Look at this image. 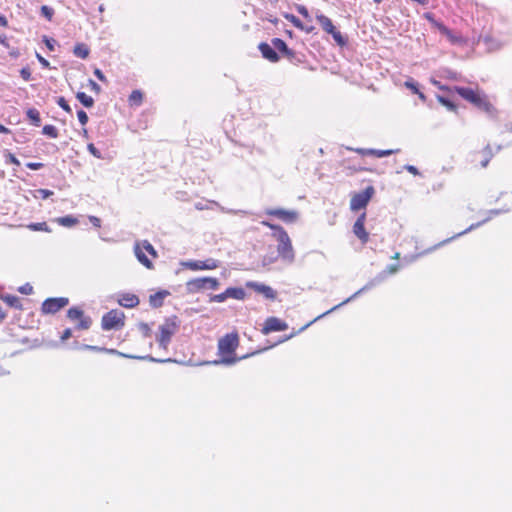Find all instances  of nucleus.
I'll return each mask as SVG.
<instances>
[{"label": "nucleus", "mask_w": 512, "mask_h": 512, "mask_svg": "<svg viewBox=\"0 0 512 512\" xmlns=\"http://www.w3.org/2000/svg\"><path fill=\"white\" fill-rule=\"evenodd\" d=\"M399 270V265L398 264H390L387 266L386 270H384L383 272H381L379 275H377L375 278L371 279L370 281H368L362 288H360L358 291H356L353 295H351L349 298H347L346 300H344L343 302H341L340 304L332 307L330 310L324 312L323 314H321L320 316H318L317 318H315L314 321L330 314L331 312L337 310L338 308H340L341 306L351 302L352 300H354L355 298H357L358 296H360L361 294H363L364 292L372 289L373 287H375L376 285L380 284L381 282L384 281V279L386 278V273H389V274H395L397 271Z\"/></svg>", "instance_id": "obj_1"}, {"label": "nucleus", "mask_w": 512, "mask_h": 512, "mask_svg": "<svg viewBox=\"0 0 512 512\" xmlns=\"http://www.w3.org/2000/svg\"><path fill=\"white\" fill-rule=\"evenodd\" d=\"M272 236L278 243V256L283 262L292 264L295 261V251L288 233L281 230L279 233H273Z\"/></svg>", "instance_id": "obj_2"}, {"label": "nucleus", "mask_w": 512, "mask_h": 512, "mask_svg": "<svg viewBox=\"0 0 512 512\" xmlns=\"http://www.w3.org/2000/svg\"><path fill=\"white\" fill-rule=\"evenodd\" d=\"M178 324L176 317L168 318L165 322L159 326V335L156 336V341L159 347L166 350L171 342L172 336L176 333Z\"/></svg>", "instance_id": "obj_3"}, {"label": "nucleus", "mask_w": 512, "mask_h": 512, "mask_svg": "<svg viewBox=\"0 0 512 512\" xmlns=\"http://www.w3.org/2000/svg\"><path fill=\"white\" fill-rule=\"evenodd\" d=\"M219 284L218 279L213 277L194 278L186 283V291L189 294H194L203 290H216Z\"/></svg>", "instance_id": "obj_4"}, {"label": "nucleus", "mask_w": 512, "mask_h": 512, "mask_svg": "<svg viewBox=\"0 0 512 512\" xmlns=\"http://www.w3.org/2000/svg\"><path fill=\"white\" fill-rule=\"evenodd\" d=\"M455 89H456L457 93L462 98L471 102L476 107L483 109L487 112L490 110L491 104L484 97L480 96L477 92H475L471 88L456 87Z\"/></svg>", "instance_id": "obj_5"}, {"label": "nucleus", "mask_w": 512, "mask_h": 512, "mask_svg": "<svg viewBox=\"0 0 512 512\" xmlns=\"http://www.w3.org/2000/svg\"><path fill=\"white\" fill-rule=\"evenodd\" d=\"M374 194L375 189L373 186H368L364 191L353 194L350 200V209L352 211L365 209Z\"/></svg>", "instance_id": "obj_6"}, {"label": "nucleus", "mask_w": 512, "mask_h": 512, "mask_svg": "<svg viewBox=\"0 0 512 512\" xmlns=\"http://www.w3.org/2000/svg\"><path fill=\"white\" fill-rule=\"evenodd\" d=\"M124 313L119 310H111L102 317V329L112 330L124 326Z\"/></svg>", "instance_id": "obj_7"}, {"label": "nucleus", "mask_w": 512, "mask_h": 512, "mask_svg": "<svg viewBox=\"0 0 512 512\" xmlns=\"http://www.w3.org/2000/svg\"><path fill=\"white\" fill-rule=\"evenodd\" d=\"M316 19L321 25L322 29L326 33L330 34L338 45L343 46L346 44V40L344 39L342 34L334 27L330 18L323 14H318L316 16Z\"/></svg>", "instance_id": "obj_8"}, {"label": "nucleus", "mask_w": 512, "mask_h": 512, "mask_svg": "<svg viewBox=\"0 0 512 512\" xmlns=\"http://www.w3.org/2000/svg\"><path fill=\"white\" fill-rule=\"evenodd\" d=\"M219 261L213 258H208L206 260H186L181 261L180 265L184 268L198 271V270H214L219 267Z\"/></svg>", "instance_id": "obj_9"}, {"label": "nucleus", "mask_w": 512, "mask_h": 512, "mask_svg": "<svg viewBox=\"0 0 512 512\" xmlns=\"http://www.w3.org/2000/svg\"><path fill=\"white\" fill-rule=\"evenodd\" d=\"M238 346V335L231 333L225 335L218 342V350L220 354H232Z\"/></svg>", "instance_id": "obj_10"}, {"label": "nucleus", "mask_w": 512, "mask_h": 512, "mask_svg": "<svg viewBox=\"0 0 512 512\" xmlns=\"http://www.w3.org/2000/svg\"><path fill=\"white\" fill-rule=\"evenodd\" d=\"M69 300L65 297L59 298H48L42 304V312L45 314H54L58 312L61 308L68 305Z\"/></svg>", "instance_id": "obj_11"}, {"label": "nucleus", "mask_w": 512, "mask_h": 512, "mask_svg": "<svg viewBox=\"0 0 512 512\" xmlns=\"http://www.w3.org/2000/svg\"><path fill=\"white\" fill-rule=\"evenodd\" d=\"M266 214L275 216L285 223H294L297 221L299 214L295 210H286L282 208L267 209Z\"/></svg>", "instance_id": "obj_12"}, {"label": "nucleus", "mask_w": 512, "mask_h": 512, "mask_svg": "<svg viewBox=\"0 0 512 512\" xmlns=\"http://www.w3.org/2000/svg\"><path fill=\"white\" fill-rule=\"evenodd\" d=\"M67 317L71 320V321H75V320H79V323L77 325V328L78 329H82V330H86V329H89L91 324H92V320L90 317H84L83 316V311L77 307H72L68 310L67 312Z\"/></svg>", "instance_id": "obj_13"}, {"label": "nucleus", "mask_w": 512, "mask_h": 512, "mask_svg": "<svg viewBox=\"0 0 512 512\" xmlns=\"http://www.w3.org/2000/svg\"><path fill=\"white\" fill-rule=\"evenodd\" d=\"M288 328V325L277 317H269L266 319L265 324L261 330L264 335H268L271 332L284 331Z\"/></svg>", "instance_id": "obj_14"}, {"label": "nucleus", "mask_w": 512, "mask_h": 512, "mask_svg": "<svg viewBox=\"0 0 512 512\" xmlns=\"http://www.w3.org/2000/svg\"><path fill=\"white\" fill-rule=\"evenodd\" d=\"M247 287L253 289L257 293L262 294L265 298L270 300H275L277 293L274 289H272L270 286L258 283V282H247Z\"/></svg>", "instance_id": "obj_15"}, {"label": "nucleus", "mask_w": 512, "mask_h": 512, "mask_svg": "<svg viewBox=\"0 0 512 512\" xmlns=\"http://www.w3.org/2000/svg\"><path fill=\"white\" fill-rule=\"evenodd\" d=\"M424 16L428 21H430L439 30V32L442 35L446 36L453 43L457 42V38L454 37L451 30L448 27H446L444 24L435 20L432 13H429V12L425 13Z\"/></svg>", "instance_id": "obj_16"}, {"label": "nucleus", "mask_w": 512, "mask_h": 512, "mask_svg": "<svg viewBox=\"0 0 512 512\" xmlns=\"http://www.w3.org/2000/svg\"><path fill=\"white\" fill-rule=\"evenodd\" d=\"M262 56L269 60L270 62H277L279 60V56L277 52L275 51L274 46L269 45L265 42H262L258 46Z\"/></svg>", "instance_id": "obj_17"}, {"label": "nucleus", "mask_w": 512, "mask_h": 512, "mask_svg": "<svg viewBox=\"0 0 512 512\" xmlns=\"http://www.w3.org/2000/svg\"><path fill=\"white\" fill-rule=\"evenodd\" d=\"M397 151L398 150H377V149H364V148L356 149V152L361 155H373L378 158L389 156Z\"/></svg>", "instance_id": "obj_18"}, {"label": "nucleus", "mask_w": 512, "mask_h": 512, "mask_svg": "<svg viewBox=\"0 0 512 512\" xmlns=\"http://www.w3.org/2000/svg\"><path fill=\"white\" fill-rule=\"evenodd\" d=\"M118 302L123 307L133 308L139 304V298L134 294L126 293L121 295Z\"/></svg>", "instance_id": "obj_19"}, {"label": "nucleus", "mask_w": 512, "mask_h": 512, "mask_svg": "<svg viewBox=\"0 0 512 512\" xmlns=\"http://www.w3.org/2000/svg\"><path fill=\"white\" fill-rule=\"evenodd\" d=\"M271 42L275 48V51L278 50L279 52H281L282 54L289 58H291L294 55L293 51L288 48L287 44L282 39L273 38Z\"/></svg>", "instance_id": "obj_20"}, {"label": "nucleus", "mask_w": 512, "mask_h": 512, "mask_svg": "<svg viewBox=\"0 0 512 512\" xmlns=\"http://www.w3.org/2000/svg\"><path fill=\"white\" fill-rule=\"evenodd\" d=\"M353 233L356 235V237L363 243H367L369 240V234L365 230L364 224H357L354 223L353 225Z\"/></svg>", "instance_id": "obj_21"}, {"label": "nucleus", "mask_w": 512, "mask_h": 512, "mask_svg": "<svg viewBox=\"0 0 512 512\" xmlns=\"http://www.w3.org/2000/svg\"><path fill=\"white\" fill-rule=\"evenodd\" d=\"M227 299L233 298L237 300H243L245 298V290L241 287H229L225 290Z\"/></svg>", "instance_id": "obj_22"}, {"label": "nucleus", "mask_w": 512, "mask_h": 512, "mask_svg": "<svg viewBox=\"0 0 512 512\" xmlns=\"http://www.w3.org/2000/svg\"><path fill=\"white\" fill-rule=\"evenodd\" d=\"M487 221H488V218L484 219V220H483V221H481V222H478V223H475V224L470 225V226H469L467 229H465L464 231L459 232L458 234L454 235L453 237L448 238V239H446V240L442 241L441 243H439L438 245H436V246L434 247V249H435L436 247H439V246H441V245H444V244H446V243L450 242L451 240H453V239H455V238H457V237H459V236H461V235H464V234H466V233H468V232H470V231H472V230H474V229H476V228L480 227L483 223H485V222H487ZM431 250H433V248H432Z\"/></svg>", "instance_id": "obj_23"}, {"label": "nucleus", "mask_w": 512, "mask_h": 512, "mask_svg": "<svg viewBox=\"0 0 512 512\" xmlns=\"http://www.w3.org/2000/svg\"><path fill=\"white\" fill-rule=\"evenodd\" d=\"M134 250H135V255H136L138 261L140 263H142L145 267L151 268L152 267V262L148 259V257L144 253L143 248L141 247V245L140 244H136Z\"/></svg>", "instance_id": "obj_24"}, {"label": "nucleus", "mask_w": 512, "mask_h": 512, "mask_svg": "<svg viewBox=\"0 0 512 512\" xmlns=\"http://www.w3.org/2000/svg\"><path fill=\"white\" fill-rule=\"evenodd\" d=\"M168 295L167 291H160L150 296L151 306L158 308L162 306L164 298Z\"/></svg>", "instance_id": "obj_25"}, {"label": "nucleus", "mask_w": 512, "mask_h": 512, "mask_svg": "<svg viewBox=\"0 0 512 512\" xmlns=\"http://www.w3.org/2000/svg\"><path fill=\"white\" fill-rule=\"evenodd\" d=\"M73 53L78 58L86 59L89 56V48L86 44L78 43L75 45Z\"/></svg>", "instance_id": "obj_26"}, {"label": "nucleus", "mask_w": 512, "mask_h": 512, "mask_svg": "<svg viewBox=\"0 0 512 512\" xmlns=\"http://www.w3.org/2000/svg\"><path fill=\"white\" fill-rule=\"evenodd\" d=\"M26 115L34 126H37V127L40 126L41 118H40V113L37 109H35V108L28 109L26 112Z\"/></svg>", "instance_id": "obj_27"}, {"label": "nucleus", "mask_w": 512, "mask_h": 512, "mask_svg": "<svg viewBox=\"0 0 512 512\" xmlns=\"http://www.w3.org/2000/svg\"><path fill=\"white\" fill-rule=\"evenodd\" d=\"M2 300L8 304L10 307L16 308V309H22V305L20 302V299L17 296L14 295H5L2 297Z\"/></svg>", "instance_id": "obj_28"}, {"label": "nucleus", "mask_w": 512, "mask_h": 512, "mask_svg": "<svg viewBox=\"0 0 512 512\" xmlns=\"http://www.w3.org/2000/svg\"><path fill=\"white\" fill-rule=\"evenodd\" d=\"M143 100V94L139 90H134L129 96V103L131 106H140Z\"/></svg>", "instance_id": "obj_29"}, {"label": "nucleus", "mask_w": 512, "mask_h": 512, "mask_svg": "<svg viewBox=\"0 0 512 512\" xmlns=\"http://www.w3.org/2000/svg\"><path fill=\"white\" fill-rule=\"evenodd\" d=\"M76 98L83 104L86 108H90L94 105V100L92 97L88 96L84 92H78L76 94Z\"/></svg>", "instance_id": "obj_30"}, {"label": "nucleus", "mask_w": 512, "mask_h": 512, "mask_svg": "<svg viewBox=\"0 0 512 512\" xmlns=\"http://www.w3.org/2000/svg\"><path fill=\"white\" fill-rule=\"evenodd\" d=\"M57 222L64 227H72L78 223V220L71 215H67L64 217H59Z\"/></svg>", "instance_id": "obj_31"}, {"label": "nucleus", "mask_w": 512, "mask_h": 512, "mask_svg": "<svg viewBox=\"0 0 512 512\" xmlns=\"http://www.w3.org/2000/svg\"><path fill=\"white\" fill-rule=\"evenodd\" d=\"M109 353H112V354H117V355H120V356H123V357H126V358H138V359H145L146 357H136V356H132V355H127V354H124V353H121L115 349H110V350H107ZM149 360L151 361H156V362H170L172 361L171 359H166V360H157L151 356H148L147 357Z\"/></svg>", "instance_id": "obj_32"}, {"label": "nucleus", "mask_w": 512, "mask_h": 512, "mask_svg": "<svg viewBox=\"0 0 512 512\" xmlns=\"http://www.w3.org/2000/svg\"><path fill=\"white\" fill-rule=\"evenodd\" d=\"M42 133L44 135L49 136L50 138H57L58 137V130L53 125H45L43 127Z\"/></svg>", "instance_id": "obj_33"}, {"label": "nucleus", "mask_w": 512, "mask_h": 512, "mask_svg": "<svg viewBox=\"0 0 512 512\" xmlns=\"http://www.w3.org/2000/svg\"><path fill=\"white\" fill-rule=\"evenodd\" d=\"M405 86H406L407 88H409L410 90H412V91H413V93L418 94V95H419V97H420L421 99H423V100L425 99L424 94H423V93H421V92H419V90H418V84H417L414 80L410 79V80L406 81V82H405Z\"/></svg>", "instance_id": "obj_34"}, {"label": "nucleus", "mask_w": 512, "mask_h": 512, "mask_svg": "<svg viewBox=\"0 0 512 512\" xmlns=\"http://www.w3.org/2000/svg\"><path fill=\"white\" fill-rule=\"evenodd\" d=\"M33 231H45L50 232V229L46 222L32 223L28 226Z\"/></svg>", "instance_id": "obj_35"}, {"label": "nucleus", "mask_w": 512, "mask_h": 512, "mask_svg": "<svg viewBox=\"0 0 512 512\" xmlns=\"http://www.w3.org/2000/svg\"><path fill=\"white\" fill-rule=\"evenodd\" d=\"M4 157L6 164H14L16 166L20 165V161L16 158V156L13 153L9 152L8 150L5 151Z\"/></svg>", "instance_id": "obj_36"}, {"label": "nucleus", "mask_w": 512, "mask_h": 512, "mask_svg": "<svg viewBox=\"0 0 512 512\" xmlns=\"http://www.w3.org/2000/svg\"><path fill=\"white\" fill-rule=\"evenodd\" d=\"M286 19L291 22L295 27L299 28V29H304V25L303 23L301 22V20L296 17L295 15L293 14H287L286 15Z\"/></svg>", "instance_id": "obj_37"}, {"label": "nucleus", "mask_w": 512, "mask_h": 512, "mask_svg": "<svg viewBox=\"0 0 512 512\" xmlns=\"http://www.w3.org/2000/svg\"><path fill=\"white\" fill-rule=\"evenodd\" d=\"M53 14H54V10L51 7H49L47 5H43L41 7V15L43 17H45L47 20H51Z\"/></svg>", "instance_id": "obj_38"}, {"label": "nucleus", "mask_w": 512, "mask_h": 512, "mask_svg": "<svg viewBox=\"0 0 512 512\" xmlns=\"http://www.w3.org/2000/svg\"><path fill=\"white\" fill-rule=\"evenodd\" d=\"M437 99L442 105L446 106L450 111L455 110V108H456L455 105L448 98L443 97V96H438Z\"/></svg>", "instance_id": "obj_39"}, {"label": "nucleus", "mask_w": 512, "mask_h": 512, "mask_svg": "<svg viewBox=\"0 0 512 512\" xmlns=\"http://www.w3.org/2000/svg\"><path fill=\"white\" fill-rule=\"evenodd\" d=\"M227 300L226 292L210 296V302L222 303Z\"/></svg>", "instance_id": "obj_40"}, {"label": "nucleus", "mask_w": 512, "mask_h": 512, "mask_svg": "<svg viewBox=\"0 0 512 512\" xmlns=\"http://www.w3.org/2000/svg\"><path fill=\"white\" fill-rule=\"evenodd\" d=\"M57 104H58V105H59L63 110H65L66 112L71 113V111H72V110H71V108H70V106H69L68 102L65 100V98H64V97H59V98L57 99Z\"/></svg>", "instance_id": "obj_41"}, {"label": "nucleus", "mask_w": 512, "mask_h": 512, "mask_svg": "<svg viewBox=\"0 0 512 512\" xmlns=\"http://www.w3.org/2000/svg\"><path fill=\"white\" fill-rule=\"evenodd\" d=\"M87 149L88 151L96 158L98 159H102V154L101 152L95 147L94 144L90 143L87 145Z\"/></svg>", "instance_id": "obj_42"}, {"label": "nucleus", "mask_w": 512, "mask_h": 512, "mask_svg": "<svg viewBox=\"0 0 512 512\" xmlns=\"http://www.w3.org/2000/svg\"><path fill=\"white\" fill-rule=\"evenodd\" d=\"M141 247L143 248V250H145L146 252L150 253L151 255H153L154 257L156 256V251L154 249V247L151 245L150 242L148 241H144L142 244H140Z\"/></svg>", "instance_id": "obj_43"}, {"label": "nucleus", "mask_w": 512, "mask_h": 512, "mask_svg": "<svg viewBox=\"0 0 512 512\" xmlns=\"http://www.w3.org/2000/svg\"><path fill=\"white\" fill-rule=\"evenodd\" d=\"M261 224L273 230V233H279L281 230H284L280 225L272 224L268 221H262Z\"/></svg>", "instance_id": "obj_44"}, {"label": "nucleus", "mask_w": 512, "mask_h": 512, "mask_svg": "<svg viewBox=\"0 0 512 512\" xmlns=\"http://www.w3.org/2000/svg\"><path fill=\"white\" fill-rule=\"evenodd\" d=\"M77 117H78L79 122L82 125H86L87 124V122H88V115H87V113L84 110H79L77 112Z\"/></svg>", "instance_id": "obj_45"}, {"label": "nucleus", "mask_w": 512, "mask_h": 512, "mask_svg": "<svg viewBox=\"0 0 512 512\" xmlns=\"http://www.w3.org/2000/svg\"><path fill=\"white\" fill-rule=\"evenodd\" d=\"M20 75L25 81L31 80V71L28 67H23L20 70Z\"/></svg>", "instance_id": "obj_46"}, {"label": "nucleus", "mask_w": 512, "mask_h": 512, "mask_svg": "<svg viewBox=\"0 0 512 512\" xmlns=\"http://www.w3.org/2000/svg\"><path fill=\"white\" fill-rule=\"evenodd\" d=\"M37 193H38L39 197H41L42 199H47L53 195V191L48 190V189H38Z\"/></svg>", "instance_id": "obj_47"}, {"label": "nucleus", "mask_w": 512, "mask_h": 512, "mask_svg": "<svg viewBox=\"0 0 512 512\" xmlns=\"http://www.w3.org/2000/svg\"><path fill=\"white\" fill-rule=\"evenodd\" d=\"M18 290L22 294L29 295L33 292V287L29 283H27L21 286Z\"/></svg>", "instance_id": "obj_48"}, {"label": "nucleus", "mask_w": 512, "mask_h": 512, "mask_svg": "<svg viewBox=\"0 0 512 512\" xmlns=\"http://www.w3.org/2000/svg\"><path fill=\"white\" fill-rule=\"evenodd\" d=\"M297 11L299 14H301L303 17L305 18H310V15H309V12H308V9L303 6V5H298L297 6Z\"/></svg>", "instance_id": "obj_49"}, {"label": "nucleus", "mask_w": 512, "mask_h": 512, "mask_svg": "<svg viewBox=\"0 0 512 512\" xmlns=\"http://www.w3.org/2000/svg\"><path fill=\"white\" fill-rule=\"evenodd\" d=\"M27 168L31 169V170H39L41 169L44 164L43 163H38V162H28L26 164Z\"/></svg>", "instance_id": "obj_50"}, {"label": "nucleus", "mask_w": 512, "mask_h": 512, "mask_svg": "<svg viewBox=\"0 0 512 512\" xmlns=\"http://www.w3.org/2000/svg\"><path fill=\"white\" fill-rule=\"evenodd\" d=\"M404 169L406 171H408L409 173L413 174V175H419L420 172L419 170L417 169V167L413 166V165H410V164H407L404 166Z\"/></svg>", "instance_id": "obj_51"}, {"label": "nucleus", "mask_w": 512, "mask_h": 512, "mask_svg": "<svg viewBox=\"0 0 512 512\" xmlns=\"http://www.w3.org/2000/svg\"><path fill=\"white\" fill-rule=\"evenodd\" d=\"M94 75H95V76H96V77H97L101 82H107V79H106L105 75L103 74V72H102L100 69L96 68V69L94 70Z\"/></svg>", "instance_id": "obj_52"}, {"label": "nucleus", "mask_w": 512, "mask_h": 512, "mask_svg": "<svg viewBox=\"0 0 512 512\" xmlns=\"http://www.w3.org/2000/svg\"><path fill=\"white\" fill-rule=\"evenodd\" d=\"M89 86L91 87V90H93L96 93H100L101 87L92 79H89Z\"/></svg>", "instance_id": "obj_53"}, {"label": "nucleus", "mask_w": 512, "mask_h": 512, "mask_svg": "<svg viewBox=\"0 0 512 512\" xmlns=\"http://www.w3.org/2000/svg\"><path fill=\"white\" fill-rule=\"evenodd\" d=\"M89 221L97 228L101 226V220L96 216H89Z\"/></svg>", "instance_id": "obj_54"}, {"label": "nucleus", "mask_w": 512, "mask_h": 512, "mask_svg": "<svg viewBox=\"0 0 512 512\" xmlns=\"http://www.w3.org/2000/svg\"><path fill=\"white\" fill-rule=\"evenodd\" d=\"M236 361V358H223L221 361H215L214 363L234 364Z\"/></svg>", "instance_id": "obj_55"}, {"label": "nucleus", "mask_w": 512, "mask_h": 512, "mask_svg": "<svg viewBox=\"0 0 512 512\" xmlns=\"http://www.w3.org/2000/svg\"><path fill=\"white\" fill-rule=\"evenodd\" d=\"M71 336H72V331H71V329H69V328H68V329H65V330H64V332H63V334H62V336H61V340H62V341H65V340L69 339Z\"/></svg>", "instance_id": "obj_56"}, {"label": "nucleus", "mask_w": 512, "mask_h": 512, "mask_svg": "<svg viewBox=\"0 0 512 512\" xmlns=\"http://www.w3.org/2000/svg\"><path fill=\"white\" fill-rule=\"evenodd\" d=\"M37 59L38 61L40 62V64L43 66V67H49V61L46 60L43 56H41L40 54H37Z\"/></svg>", "instance_id": "obj_57"}, {"label": "nucleus", "mask_w": 512, "mask_h": 512, "mask_svg": "<svg viewBox=\"0 0 512 512\" xmlns=\"http://www.w3.org/2000/svg\"><path fill=\"white\" fill-rule=\"evenodd\" d=\"M44 42H45V44H46V46H47V48L49 50H51V51L54 50V45H53L54 40L53 39H49L47 37H44Z\"/></svg>", "instance_id": "obj_58"}, {"label": "nucleus", "mask_w": 512, "mask_h": 512, "mask_svg": "<svg viewBox=\"0 0 512 512\" xmlns=\"http://www.w3.org/2000/svg\"><path fill=\"white\" fill-rule=\"evenodd\" d=\"M365 220H366V213L363 212L358 218L357 220L355 221V223L359 224H364L365 225Z\"/></svg>", "instance_id": "obj_59"}, {"label": "nucleus", "mask_w": 512, "mask_h": 512, "mask_svg": "<svg viewBox=\"0 0 512 512\" xmlns=\"http://www.w3.org/2000/svg\"><path fill=\"white\" fill-rule=\"evenodd\" d=\"M7 24H8V21H7L6 17L4 15L0 14V26L5 27V26H7Z\"/></svg>", "instance_id": "obj_60"}, {"label": "nucleus", "mask_w": 512, "mask_h": 512, "mask_svg": "<svg viewBox=\"0 0 512 512\" xmlns=\"http://www.w3.org/2000/svg\"><path fill=\"white\" fill-rule=\"evenodd\" d=\"M83 348L84 349H88V350H92V351H99V350H102L101 348L97 347V346H92V345H83Z\"/></svg>", "instance_id": "obj_61"}, {"label": "nucleus", "mask_w": 512, "mask_h": 512, "mask_svg": "<svg viewBox=\"0 0 512 512\" xmlns=\"http://www.w3.org/2000/svg\"><path fill=\"white\" fill-rule=\"evenodd\" d=\"M0 43L7 46V37L5 35H0Z\"/></svg>", "instance_id": "obj_62"}, {"label": "nucleus", "mask_w": 512, "mask_h": 512, "mask_svg": "<svg viewBox=\"0 0 512 512\" xmlns=\"http://www.w3.org/2000/svg\"><path fill=\"white\" fill-rule=\"evenodd\" d=\"M0 133L7 134L9 133V129L6 128L4 125L0 124Z\"/></svg>", "instance_id": "obj_63"}, {"label": "nucleus", "mask_w": 512, "mask_h": 512, "mask_svg": "<svg viewBox=\"0 0 512 512\" xmlns=\"http://www.w3.org/2000/svg\"><path fill=\"white\" fill-rule=\"evenodd\" d=\"M314 27L313 26H310V27H305L304 26V31H306L307 33H311L313 31Z\"/></svg>", "instance_id": "obj_64"}]
</instances>
